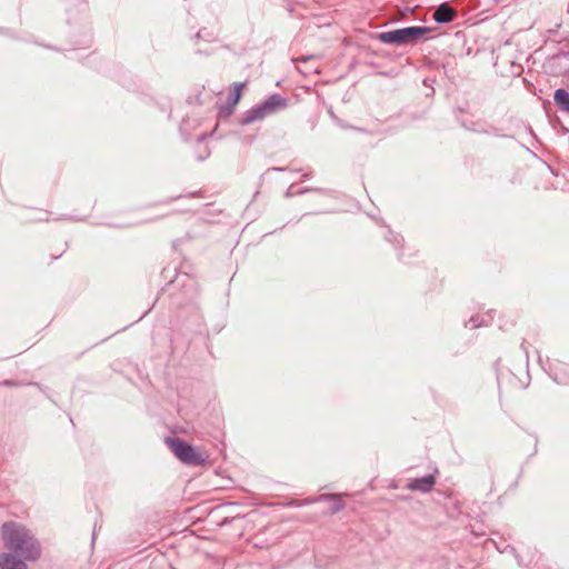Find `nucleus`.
I'll list each match as a JSON object with an SVG mask.
<instances>
[{"label":"nucleus","instance_id":"f257e3e1","mask_svg":"<svg viewBox=\"0 0 569 569\" xmlns=\"http://www.w3.org/2000/svg\"><path fill=\"white\" fill-rule=\"evenodd\" d=\"M0 538L6 552L13 553L28 562H37L42 557V545L23 523L6 521L0 528Z\"/></svg>","mask_w":569,"mask_h":569},{"label":"nucleus","instance_id":"f03ea898","mask_svg":"<svg viewBox=\"0 0 569 569\" xmlns=\"http://www.w3.org/2000/svg\"><path fill=\"white\" fill-rule=\"evenodd\" d=\"M167 443L174 456L184 465L192 467L211 465L209 453L206 450L196 449L180 438H167Z\"/></svg>","mask_w":569,"mask_h":569},{"label":"nucleus","instance_id":"7ed1b4c3","mask_svg":"<svg viewBox=\"0 0 569 569\" xmlns=\"http://www.w3.org/2000/svg\"><path fill=\"white\" fill-rule=\"evenodd\" d=\"M430 32L427 27H409L397 29L378 34V39L383 43L407 44L413 43Z\"/></svg>","mask_w":569,"mask_h":569},{"label":"nucleus","instance_id":"20e7f679","mask_svg":"<svg viewBox=\"0 0 569 569\" xmlns=\"http://www.w3.org/2000/svg\"><path fill=\"white\" fill-rule=\"evenodd\" d=\"M436 477L432 473H428L423 477L410 478L406 485V488L410 491L429 493L432 491L436 485Z\"/></svg>","mask_w":569,"mask_h":569},{"label":"nucleus","instance_id":"39448f33","mask_svg":"<svg viewBox=\"0 0 569 569\" xmlns=\"http://www.w3.org/2000/svg\"><path fill=\"white\" fill-rule=\"evenodd\" d=\"M276 107L273 100L267 101L263 106L250 110L246 117L241 119V124H249L256 120L263 119L268 113L272 112Z\"/></svg>","mask_w":569,"mask_h":569},{"label":"nucleus","instance_id":"423d86ee","mask_svg":"<svg viewBox=\"0 0 569 569\" xmlns=\"http://www.w3.org/2000/svg\"><path fill=\"white\" fill-rule=\"evenodd\" d=\"M28 561L10 552H0V569H29Z\"/></svg>","mask_w":569,"mask_h":569},{"label":"nucleus","instance_id":"0eeeda50","mask_svg":"<svg viewBox=\"0 0 569 569\" xmlns=\"http://www.w3.org/2000/svg\"><path fill=\"white\" fill-rule=\"evenodd\" d=\"M246 87V83L237 82L231 88V97H230V103L222 108V112H224L226 116H230L233 112L234 107L238 104V102L241 99L242 90Z\"/></svg>","mask_w":569,"mask_h":569},{"label":"nucleus","instance_id":"6e6552de","mask_svg":"<svg viewBox=\"0 0 569 569\" xmlns=\"http://www.w3.org/2000/svg\"><path fill=\"white\" fill-rule=\"evenodd\" d=\"M456 14V11L448 3H442L433 12V19L437 22L447 23L452 21Z\"/></svg>","mask_w":569,"mask_h":569},{"label":"nucleus","instance_id":"1a4fd4ad","mask_svg":"<svg viewBox=\"0 0 569 569\" xmlns=\"http://www.w3.org/2000/svg\"><path fill=\"white\" fill-rule=\"evenodd\" d=\"M556 104L565 112L569 113V92L565 89H557L553 94Z\"/></svg>","mask_w":569,"mask_h":569},{"label":"nucleus","instance_id":"9d476101","mask_svg":"<svg viewBox=\"0 0 569 569\" xmlns=\"http://www.w3.org/2000/svg\"><path fill=\"white\" fill-rule=\"evenodd\" d=\"M386 239L393 243L395 246H399L402 243L403 238L400 234L393 233L391 230H388V234L386 236Z\"/></svg>","mask_w":569,"mask_h":569},{"label":"nucleus","instance_id":"9b49d317","mask_svg":"<svg viewBox=\"0 0 569 569\" xmlns=\"http://www.w3.org/2000/svg\"><path fill=\"white\" fill-rule=\"evenodd\" d=\"M468 325H472L473 328H479V327H483V326H488L489 323L487 321H485L483 319L481 321H478L477 318L475 317H471L467 322H466V327Z\"/></svg>","mask_w":569,"mask_h":569},{"label":"nucleus","instance_id":"f8f14e48","mask_svg":"<svg viewBox=\"0 0 569 569\" xmlns=\"http://www.w3.org/2000/svg\"><path fill=\"white\" fill-rule=\"evenodd\" d=\"M343 507H345L343 501L340 498H338V499H336L335 503L332 505L331 511L332 512H338L341 509H343Z\"/></svg>","mask_w":569,"mask_h":569},{"label":"nucleus","instance_id":"ddd939ff","mask_svg":"<svg viewBox=\"0 0 569 569\" xmlns=\"http://www.w3.org/2000/svg\"><path fill=\"white\" fill-rule=\"evenodd\" d=\"M1 385L2 386H7V387H18V386H21L20 382L14 381V380H4Z\"/></svg>","mask_w":569,"mask_h":569},{"label":"nucleus","instance_id":"4468645a","mask_svg":"<svg viewBox=\"0 0 569 569\" xmlns=\"http://www.w3.org/2000/svg\"><path fill=\"white\" fill-rule=\"evenodd\" d=\"M292 503H293L292 501H287L286 506H291Z\"/></svg>","mask_w":569,"mask_h":569}]
</instances>
